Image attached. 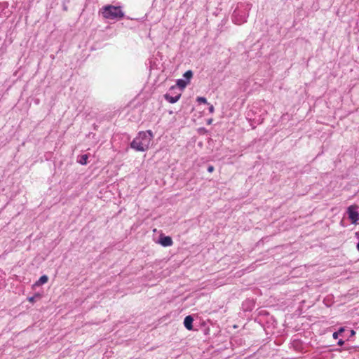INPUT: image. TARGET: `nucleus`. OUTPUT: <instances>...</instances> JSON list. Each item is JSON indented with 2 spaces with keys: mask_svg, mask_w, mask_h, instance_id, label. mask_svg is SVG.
<instances>
[{
  "mask_svg": "<svg viewBox=\"0 0 359 359\" xmlns=\"http://www.w3.org/2000/svg\"><path fill=\"white\" fill-rule=\"evenodd\" d=\"M154 135L151 130L140 132L130 143V147L137 151H147L152 142Z\"/></svg>",
  "mask_w": 359,
  "mask_h": 359,
  "instance_id": "obj_1",
  "label": "nucleus"
},
{
  "mask_svg": "<svg viewBox=\"0 0 359 359\" xmlns=\"http://www.w3.org/2000/svg\"><path fill=\"white\" fill-rule=\"evenodd\" d=\"M249 6L244 4L238 5L232 15V21L236 25H242L247 21L249 15Z\"/></svg>",
  "mask_w": 359,
  "mask_h": 359,
  "instance_id": "obj_2",
  "label": "nucleus"
},
{
  "mask_svg": "<svg viewBox=\"0 0 359 359\" xmlns=\"http://www.w3.org/2000/svg\"><path fill=\"white\" fill-rule=\"evenodd\" d=\"M102 15L109 20H118L123 17V13L120 7L108 5L102 8Z\"/></svg>",
  "mask_w": 359,
  "mask_h": 359,
  "instance_id": "obj_3",
  "label": "nucleus"
},
{
  "mask_svg": "<svg viewBox=\"0 0 359 359\" xmlns=\"http://www.w3.org/2000/svg\"><path fill=\"white\" fill-rule=\"evenodd\" d=\"M346 213L352 224H357L359 220V213L357 211L356 205H350L346 210Z\"/></svg>",
  "mask_w": 359,
  "mask_h": 359,
  "instance_id": "obj_4",
  "label": "nucleus"
},
{
  "mask_svg": "<svg viewBox=\"0 0 359 359\" xmlns=\"http://www.w3.org/2000/svg\"><path fill=\"white\" fill-rule=\"evenodd\" d=\"M159 243L163 247H169L172 245V240L170 236H160Z\"/></svg>",
  "mask_w": 359,
  "mask_h": 359,
  "instance_id": "obj_5",
  "label": "nucleus"
},
{
  "mask_svg": "<svg viewBox=\"0 0 359 359\" xmlns=\"http://www.w3.org/2000/svg\"><path fill=\"white\" fill-rule=\"evenodd\" d=\"M181 94L177 93L175 95H171L169 93L164 95L165 99L170 103L174 104L177 102L180 98Z\"/></svg>",
  "mask_w": 359,
  "mask_h": 359,
  "instance_id": "obj_6",
  "label": "nucleus"
},
{
  "mask_svg": "<svg viewBox=\"0 0 359 359\" xmlns=\"http://www.w3.org/2000/svg\"><path fill=\"white\" fill-rule=\"evenodd\" d=\"M193 321H194V318H192V316H186L184 320V327L189 330H193Z\"/></svg>",
  "mask_w": 359,
  "mask_h": 359,
  "instance_id": "obj_7",
  "label": "nucleus"
},
{
  "mask_svg": "<svg viewBox=\"0 0 359 359\" xmlns=\"http://www.w3.org/2000/svg\"><path fill=\"white\" fill-rule=\"evenodd\" d=\"M88 154L81 155L78 157L77 162L81 165H86L88 163Z\"/></svg>",
  "mask_w": 359,
  "mask_h": 359,
  "instance_id": "obj_8",
  "label": "nucleus"
},
{
  "mask_svg": "<svg viewBox=\"0 0 359 359\" xmlns=\"http://www.w3.org/2000/svg\"><path fill=\"white\" fill-rule=\"evenodd\" d=\"M48 280V278L46 275H43L40 277L38 281L36 283V285L39 286L46 283Z\"/></svg>",
  "mask_w": 359,
  "mask_h": 359,
  "instance_id": "obj_9",
  "label": "nucleus"
},
{
  "mask_svg": "<svg viewBox=\"0 0 359 359\" xmlns=\"http://www.w3.org/2000/svg\"><path fill=\"white\" fill-rule=\"evenodd\" d=\"M188 84V81H187L186 80H184V79H178L177 81V86L180 88V89H184L187 85Z\"/></svg>",
  "mask_w": 359,
  "mask_h": 359,
  "instance_id": "obj_10",
  "label": "nucleus"
},
{
  "mask_svg": "<svg viewBox=\"0 0 359 359\" xmlns=\"http://www.w3.org/2000/svg\"><path fill=\"white\" fill-rule=\"evenodd\" d=\"M193 76V72L191 70L187 71L184 74L183 76L186 79L188 83L189 82V80L191 79Z\"/></svg>",
  "mask_w": 359,
  "mask_h": 359,
  "instance_id": "obj_11",
  "label": "nucleus"
},
{
  "mask_svg": "<svg viewBox=\"0 0 359 359\" xmlns=\"http://www.w3.org/2000/svg\"><path fill=\"white\" fill-rule=\"evenodd\" d=\"M196 100L198 103L208 104L207 99L204 97H198Z\"/></svg>",
  "mask_w": 359,
  "mask_h": 359,
  "instance_id": "obj_12",
  "label": "nucleus"
},
{
  "mask_svg": "<svg viewBox=\"0 0 359 359\" xmlns=\"http://www.w3.org/2000/svg\"><path fill=\"white\" fill-rule=\"evenodd\" d=\"M208 104L210 105L209 106V111H210V113H213L214 110H215L213 105L210 104L209 103Z\"/></svg>",
  "mask_w": 359,
  "mask_h": 359,
  "instance_id": "obj_13",
  "label": "nucleus"
},
{
  "mask_svg": "<svg viewBox=\"0 0 359 359\" xmlns=\"http://www.w3.org/2000/svg\"><path fill=\"white\" fill-rule=\"evenodd\" d=\"M339 332H335L333 333L332 337L334 339H337L339 337Z\"/></svg>",
  "mask_w": 359,
  "mask_h": 359,
  "instance_id": "obj_14",
  "label": "nucleus"
},
{
  "mask_svg": "<svg viewBox=\"0 0 359 359\" xmlns=\"http://www.w3.org/2000/svg\"><path fill=\"white\" fill-rule=\"evenodd\" d=\"M213 170H214V167L213 166H212V165L208 166V171L209 172H212Z\"/></svg>",
  "mask_w": 359,
  "mask_h": 359,
  "instance_id": "obj_15",
  "label": "nucleus"
},
{
  "mask_svg": "<svg viewBox=\"0 0 359 359\" xmlns=\"http://www.w3.org/2000/svg\"><path fill=\"white\" fill-rule=\"evenodd\" d=\"M344 344V341L342 339L338 341L337 344L339 346H342Z\"/></svg>",
  "mask_w": 359,
  "mask_h": 359,
  "instance_id": "obj_16",
  "label": "nucleus"
},
{
  "mask_svg": "<svg viewBox=\"0 0 359 359\" xmlns=\"http://www.w3.org/2000/svg\"><path fill=\"white\" fill-rule=\"evenodd\" d=\"M344 331V329L343 327L339 328L337 332H339V334L342 333Z\"/></svg>",
  "mask_w": 359,
  "mask_h": 359,
  "instance_id": "obj_17",
  "label": "nucleus"
},
{
  "mask_svg": "<svg viewBox=\"0 0 359 359\" xmlns=\"http://www.w3.org/2000/svg\"><path fill=\"white\" fill-rule=\"evenodd\" d=\"M34 297H29V302H34Z\"/></svg>",
  "mask_w": 359,
  "mask_h": 359,
  "instance_id": "obj_18",
  "label": "nucleus"
},
{
  "mask_svg": "<svg viewBox=\"0 0 359 359\" xmlns=\"http://www.w3.org/2000/svg\"><path fill=\"white\" fill-rule=\"evenodd\" d=\"M355 334V331L354 330H351V335H354Z\"/></svg>",
  "mask_w": 359,
  "mask_h": 359,
  "instance_id": "obj_19",
  "label": "nucleus"
}]
</instances>
